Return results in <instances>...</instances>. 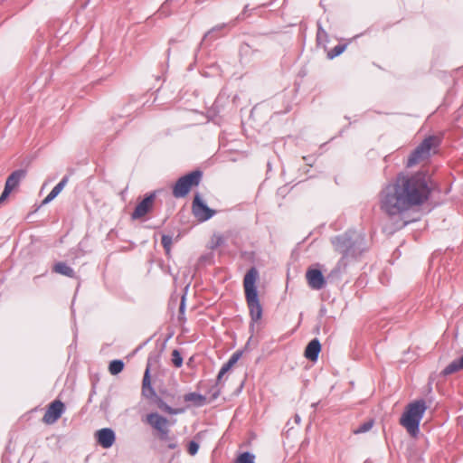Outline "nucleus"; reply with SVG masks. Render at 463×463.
<instances>
[{
	"label": "nucleus",
	"mask_w": 463,
	"mask_h": 463,
	"mask_svg": "<svg viewBox=\"0 0 463 463\" xmlns=\"http://www.w3.org/2000/svg\"><path fill=\"white\" fill-rule=\"evenodd\" d=\"M432 184L426 172L400 174L379 194L380 209L389 216L401 215L422 205L430 197Z\"/></svg>",
	"instance_id": "f257e3e1"
},
{
	"label": "nucleus",
	"mask_w": 463,
	"mask_h": 463,
	"mask_svg": "<svg viewBox=\"0 0 463 463\" xmlns=\"http://www.w3.org/2000/svg\"><path fill=\"white\" fill-rule=\"evenodd\" d=\"M259 279V271L255 267L250 268L243 279V288L245 299L249 307L250 316L253 323L258 322L262 317V307L260 305L256 283Z\"/></svg>",
	"instance_id": "f03ea898"
},
{
	"label": "nucleus",
	"mask_w": 463,
	"mask_h": 463,
	"mask_svg": "<svg viewBox=\"0 0 463 463\" xmlns=\"http://www.w3.org/2000/svg\"><path fill=\"white\" fill-rule=\"evenodd\" d=\"M426 410V402L423 400H418L409 403L402 415L400 424L412 437L419 433V426Z\"/></svg>",
	"instance_id": "7ed1b4c3"
},
{
	"label": "nucleus",
	"mask_w": 463,
	"mask_h": 463,
	"mask_svg": "<svg viewBox=\"0 0 463 463\" xmlns=\"http://www.w3.org/2000/svg\"><path fill=\"white\" fill-rule=\"evenodd\" d=\"M439 145V138L430 136L425 138L411 154L408 158L407 166L411 167L415 165L427 161Z\"/></svg>",
	"instance_id": "20e7f679"
},
{
	"label": "nucleus",
	"mask_w": 463,
	"mask_h": 463,
	"mask_svg": "<svg viewBox=\"0 0 463 463\" xmlns=\"http://www.w3.org/2000/svg\"><path fill=\"white\" fill-rule=\"evenodd\" d=\"M201 177L202 173L200 171H193L182 176L176 181L173 188V195L175 198L184 197L193 186L199 184Z\"/></svg>",
	"instance_id": "39448f33"
},
{
	"label": "nucleus",
	"mask_w": 463,
	"mask_h": 463,
	"mask_svg": "<svg viewBox=\"0 0 463 463\" xmlns=\"http://www.w3.org/2000/svg\"><path fill=\"white\" fill-rule=\"evenodd\" d=\"M192 210L194 215L199 222H205L215 214V211L210 209L203 202L199 194H196L194 198Z\"/></svg>",
	"instance_id": "423d86ee"
},
{
	"label": "nucleus",
	"mask_w": 463,
	"mask_h": 463,
	"mask_svg": "<svg viewBox=\"0 0 463 463\" xmlns=\"http://www.w3.org/2000/svg\"><path fill=\"white\" fill-rule=\"evenodd\" d=\"M26 172L24 170H16L13 172L7 178L5 185V189L0 196V204L9 196L11 192L18 186L21 180L25 176Z\"/></svg>",
	"instance_id": "0eeeda50"
},
{
	"label": "nucleus",
	"mask_w": 463,
	"mask_h": 463,
	"mask_svg": "<svg viewBox=\"0 0 463 463\" xmlns=\"http://www.w3.org/2000/svg\"><path fill=\"white\" fill-rule=\"evenodd\" d=\"M64 411V404L56 400L52 402L47 408L43 421L46 424H53L56 422L61 416Z\"/></svg>",
	"instance_id": "6e6552de"
},
{
	"label": "nucleus",
	"mask_w": 463,
	"mask_h": 463,
	"mask_svg": "<svg viewBox=\"0 0 463 463\" xmlns=\"http://www.w3.org/2000/svg\"><path fill=\"white\" fill-rule=\"evenodd\" d=\"M156 200V193H150L145 196V198L137 203L134 212L131 214L132 219H140L149 213L154 205Z\"/></svg>",
	"instance_id": "1a4fd4ad"
},
{
	"label": "nucleus",
	"mask_w": 463,
	"mask_h": 463,
	"mask_svg": "<svg viewBox=\"0 0 463 463\" xmlns=\"http://www.w3.org/2000/svg\"><path fill=\"white\" fill-rule=\"evenodd\" d=\"M146 422L156 430L158 434L160 432L165 434V430H168L170 426L169 420L156 412L147 414Z\"/></svg>",
	"instance_id": "9d476101"
},
{
	"label": "nucleus",
	"mask_w": 463,
	"mask_h": 463,
	"mask_svg": "<svg viewBox=\"0 0 463 463\" xmlns=\"http://www.w3.org/2000/svg\"><path fill=\"white\" fill-rule=\"evenodd\" d=\"M306 279L307 280L308 286L312 289H321L326 285L325 278L322 272L316 269H309L307 270Z\"/></svg>",
	"instance_id": "9b49d317"
},
{
	"label": "nucleus",
	"mask_w": 463,
	"mask_h": 463,
	"mask_svg": "<svg viewBox=\"0 0 463 463\" xmlns=\"http://www.w3.org/2000/svg\"><path fill=\"white\" fill-rule=\"evenodd\" d=\"M98 443L104 449L112 447L116 440L115 432L109 428L98 430L95 434Z\"/></svg>",
	"instance_id": "f8f14e48"
},
{
	"label": "nucleus",
	"mask_w": 463,
	"mask_h": 463,
	"mask_svg": "<svg viewBox=\"0 0 463 463\" xmlns=\"http://www.w3.org/2000/svg\"><path fill=\"white\" fill-rule=\"evenodd\" d=\"M332 243L338 252L342 253L344 256L348 254V250L351 247V241L346 236H338L335 237L332 240Z\"/></svg>",
	"instance_id": "ddd939ff"
},
{
	"label": "nucleus",
	"mask_w": 463,
	"mask_h": 463,
	"mask_svg": "<svg viewBox=\"0 0 463 463\" xmlns=\"http://www.w3.org/2000/svg\"><path fill=\"white\" fill-rule=\"evenodd\" d=\"M321 345L317 339L311 340L306 347L305 356L310 361H317Z\"/></svg>",
	"instance_id": "4468645a"
},
{
	"label": "nucleus",
	"mask_w": 463,
	"mask_h": 463,
	"mask_svg": "<svg viewBox=\"0 0 463 463\" xmlns=\"http://www.w3.org/2000/svg\"><path fill=\"white\" fill-rule=\"evenodd\" d=\"M142 394L147 398H151L156 395V392L151 386L150 370L148 366L145 371L142 381Z\"/></svg>",
	"instance_id": "2eb2a0df"
},
{
	"label": "nucleus",
	"mask_w": 463,
	"mask_h": 463,
	"mask_svg": "<svg viewBox=\"0 0 463 463\" xmlns=\"http://www.w3.org/2000/svg\"><path fill=\"white\" fill-rule=\"evenodd\" d=\"M69 181V177L68 176H64L59 184H57L53 188L52 190L51 191V193L44 198V200L43 201V204H47L49 203H51L54 198H56L58 196V194L62 191V189L65 187V185L67 184Z\"/></svg>",
	"instance_id": "dca6fc26"
},
{
	"label": "nucleus",
	"mask_w": 463,
	"mask_h": 463,
	"mask_svg": "<svg viewBox=\"0 0 463 463\" xmlns=\"http://www.w3.org/2000/svg\"><path fill=\"white\" fill-rule=\"evenodd\" d=\"M240 357H241V353H239V352L234 353V354L230 357V359L228 360V362H227V363H225V364L222 366V368H221V370H220V372H219V373H218V376H217V380H218V381H220V380L222 378V376H223V375H224L228 371H230V370H231V368H232V366H233V365L238 362V360L240 359Z\"/></svg>",
	"instance_id": "f3484780"
},
{
	"label": "nucleus",
	"mask_w": 463,
	"mask_h": 463,
	"mask_svg": "<svg viewBox=\"0 0 463 463\" xmlns=\"http://www.w3.org/2000/svg\"><path fill=\"white\" fill-rule=\"evenodd\" d=\"M53 272L69 277V278H74L75 272L74 270L67 265L65 262H57L53 268Z\"/></svg>",
	"instance_id": "a211bd4d"
},
{
	"label": "nucleus",
	"mask_w": 463,
	"mask_h": 463,
	"mask_svg": "<svg viewBox=\"0 0 463 463\" xmlns=\"http://www.w3.org/2000/svg\"><path fill=\"white\" fill-rule=\"evenodd\" d=\"M185 402H193L197 405H203L205 402V397L196 392H189L184 395Z\"/></svg>",
	"instance_id": "6ab92c4d"
},
{
	"label": "nucleus",
	"mask_w": 463,
	"mask_h": 463,
	"mask_svg": "<svg viewBox=\"0 0 463 463\" xmlns=\"http://www.w3.org/2000/svg\"><path fill=\"white\" fill-rule=\"evenodd\" d=\"M124 369V363L121 360H113L109 365V371L112 375L118 374Z\"/></svg>",
	"instance_id": "aec40b11"
},
{
	"label": "nucleus",
	"mask_w": 463,
	"mask_h": 463,
	"mask_svg": "<svg viewBox=\"0 0 463 463\" xmlns=\"http://www.w3.org/2000/svg\"><path fill=\"white\" fill-rule=\"evenodd\" d=\"M460 365H461V364H460L459 360L453 361L448 366L445 367V369L443 370L442 373L444 375H449V374L454 373L458 372V370L463 369V367H461Z\"/></svg>",
	"instance_id": "412c9836"
},
{
	"label": "nucleus",
	"mask_w": 463,
	"mask_h": 463,
	"mask_svg": "<svg viewBox=\"0 0 463 463\" xmlns=\"http://www.w3.org/2000/svg\"><path fill=\"white\" fill-rule=\"evenodd\" d=\"M157 406L160 410L169 414H178L183 411L180 409H173L161 399L158 400Z\"/></svg>",
	"instance_id": "4be33fe9"
},
{
	"label": "nucleus",
	"mask_w": 463,
	"mask_h": 463,
	"mask_svg": "<svg viewBox=\"0 0 463 463\" xmlns=\"http://www.w3.org/2000/svg\"><path fill=\"white\" fill-rule=\"evenodd\" d=\"M254 458V455L250 452H243L237 458L234 463H255Z\"/></svg>",
	"instance_id": "5701e85b"
},
{
	"label": "nucleus",
	"mask_w": 463,
	"mask_h": 463,
	"mask_svg": "<svg viewBox=\"0 0 463 463\" xmlns=\"http://www.w3.org/2000/svg\"><path fill=\"white\" fill-rule=\"evenodd\" d=\"M172 363L177 368L181 367L183 364V357L180 352L176 349L172 352Z\"/></svg>",
	"instance_id": "b1692460"
},
{
	"label": "nucleus",
	"mask_w": 463,
	"mask_h": 463,
	"mask_svg": "<svg viewBox=\"0 0 463 463\" xmlns=\"http://www.w3.org/2000/svg\"><path fill=\"white\" fill-rule=\"evenodd\" d=\"M373 425V420H368L363 424H361L357 429H355L354 430V434H360V433H364L368 430H370L372 429Z\"/></svg>",
	"instance_id": "393cba45"
},
{
	"label": "nucleus",
	"mask_w": 463,
	"mask_h": 463,
	"mask_svg": "<svg viewBox=\"0 0 463 463\" xmlns=\"http://www.w3.org/2000/svg\"><path fill=\"white\" fill-rule=\"evenodd\" d=\"M163 247L165 249L166 251H169L171 244H172V238L168 235H163L161 240Z\"/></svg>",
	"instance_id": "a878e982"
},
{
	"label": "nucleus",
	"mask_w": 463,
	"mask_h": 463,
	"mask_svg": "<svg viewBox=\"0 0 463 463\" xmlns=\"http://www.w3.org/2000/svg\"><path fill=\"white\" fill-rule=\"evenodd\" d=\"M199 449V445L195 441H190L188 444V453L192 456L195 455Z\"/></svg>",
	"instance_id": "bb28decb"
},
{
	"label": "nucleus",
	"mask_w": 463,
	"mask_h": 463,
	"mask_svg": "<svg viewBox=\"0 0 463 463\" xmlns=\"http://www.w3.org/2000/svg\"><path fill=\"white\" fill-rule=\"evenodd\" d=\"M345 50V47L344 46H341V45H337L334 48L333 50V53L332 54H328L330 58H334L335 56H337L339 54H341Z\"/></svg>",
	"instance_id": "cd10ccee"
},
{
	"label": "nucleus",
	"mask_w": 463,
	"mask_h": 463,
	"mask_svg": "<svg viewBox=\"0 0 463 463\" xmlns=\"http://www.w3.org/2000/svg\"><path fill=\"white\" fill-rule=\"evenodd\" d=\"M214 247H218L223 243V238L221 235H214L213 238Z\"/></svg>",
	"instance_id": "c85d7f7f"
},
{
	"label": "nucleus",
	"mask_w": 463,
	"mask_h": 463,
	"mask_svg": "<svg viewBox=\"0 0 463 463\" xmlns=\"http://www.w3.org/2000/svg\"><path fill=\"white\" fill-rule=\"evenodd\" d=\"M225 27V24H221V25H218L214 28H213L212 30L208 31L205 35H204V38H207L209 36H211L214 32L216 31H219V30H222Z\"/></svg>",
	"instance_id": "c756f323"
},
{
	"label": "nucleus",
	"mask_w": 463,
	"mask_h": 463,
	"mask_svg": "<svg viewBox=\"0 0 463 463\" xmlns=\"http://www.w3.org/2000/svg\"><path fill=\"white\" fill-rule=\"evenodd\" d=\"M169 433H170V430L168 429L165 430V434H164L163 432H160L158 434V438L164 441L170 440L171 438L169 437Z\"/></svg>",
	"instance_id": "7c9ffc66"
},
{
	"label": "nucleus",
	"mask_w": 463,
	"mask_h": 463,
	"mask_svg": "<svg viewBox=\"0 0 463 463\" xmlns=\"http://www.w3.org/2000/svg\"><path fill=\"white\" fill-rule=\"evenodd\" d=\"M167 441H168V444H167L168 449H174L177 447L176 443L174 441L173 439H170V440H167Z\"/></svg>",
	"instance_id": "2f4dec72"
},
{
	"label": "nucleus",
	"mask_w": 463,
	"mask_h": 463,
	"mask_svg": "<svg viewBox=\"0 0 463 463\" xmlns=\"http://www.w3.org/2000/svg\"><path fill=\"white\" fill-rule=\"evenodd\" d=\"M324 34H326V32L321 27H319L317 32V39H321Z\"/></svg>",
	"instance_id": "473e14b6"
},
{
	"label": "nucleus",
	"mask_w": 463,
	"mask_h": 463,
	"mask_svg": "<svg viewBox=\"0 0 463 463\" xmlns=\"http://www.w3.org/2000/svg\"><path fill=\"white\" fill-rule=\"evenodd\" d=\"M184 298L182 299V303L180 305V312H183L184 311Z\"/></svg>",
	"instance_id": "72a5a7b5"
},
{
	"label": "nucleus",
	"mask_w": 463,
	"mask_h": 463,
	"mask_svg": "<svg viewBox=\"0 0 463 463\" xmlns=\"http://www.w3.org/2000/svg\"><path fill=\"white\" fill-rule=\"evenodd\" d=\"M459 362H460V364H461V365H460V366H461V367H463V355H462V356H461V358L459 359Z\"/></svg>",
	"instance_id": "f704fd0d"
},
{
	"label": "nucleus",
	"mask_w": 463,
	"mask_h": 463,
	"mask_svg": "<svg viewBox=\"0 0 463 463\" xmlns=\"http://www.w3.org/2000/svg\"><path fill=\"white\" fill-rule=\"evenodd\" d=\"M406 224H407V222H403L399 226V228H402V227L405 226Z\"/></svg>",
	"instance_id": "c9c22d12"
},
{
	"label": "nucleus",
	"mask_w": 463,
	"mask_h": 463,
	"mask_svg": "<svg viewBox=\"0 0 463 463\" xmlns=\"http://www.w3.org/2000/svg\"><path fill=\"white\" fill-rule=\"evenodd\" d=\"M299 420H300V419H299V417H298V416H297V417H296V421H297V422H298V421H299Z\"/></svg>",
	"instance_id": "e433bc0d"
}]
</instances>
